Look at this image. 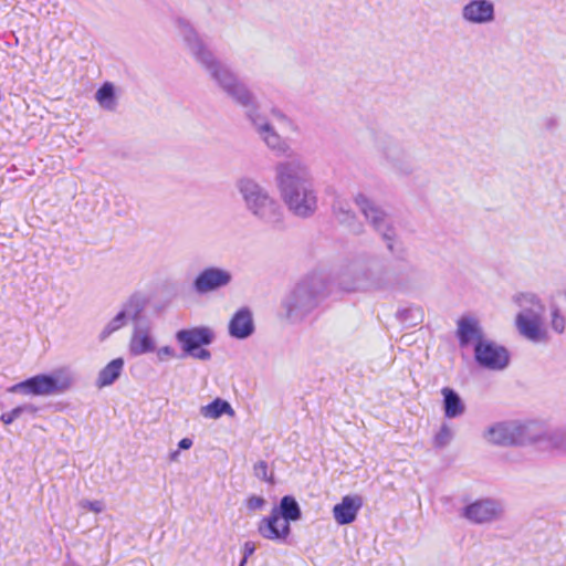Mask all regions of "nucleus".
Returning a JSON list of instances; mask_svg holds the SVG:
<instances>
[{"instance_id": "c85d7f7f", "label": "nucleus", "mask_w": 566, "mask_h": 566, "mask_svg": "<svg viewBox=\"0 0 566 566\" xmlns=\"http://www.w3.org/2000/svg\"><path fill=\"white\" fill-rule=\"evenodd\" d=\"M547 441L551 449L566 455V428L552 432L547 437Z\"/></svg>"}, {"instance_id": "412c9836", "label": "nucleus", "mask_w": 566, "mask_h": 566, "mask_svg": "<svg viewBox=\"0 0 566 566\" xmlns=\"http://www.w3.org/2000/svg\"><path fill=\"white\" fill-rule=\"evenodd\" d=\"M139 310L135 306L134 301L129 300L126 302L122 310L104 326L99 334V339L105 340L113 333L124 327L129 318H134L138 315Z\"/></svg>"}, {"instance_id": "dca6fc26", "label": "nucleus", "mask_w": 566, "mask_h": 566, "mask_svg": "<svg viewBox=\"0 0 566 566\" xmlns=\"http://www.w3.org/2000/svg\"><path fill=\"white\" fill-rule=\"evenodd\" d=\"M462 19L471 24H488L495 19L494 3L490 0H470L461 9Z\"/></svg>"}, {"instance_id": "79ce46f5", "label": "nucleus", "mask_w": 566, "mask_h": 566, "mask_svg": "<svg viewBox=\"0 0 566 566\" xmlns=\"http://www.w3.org/2000/svg\"><path fill=\"white\" fill-rule=\"evenodd\" d=\"M178 457H179V451H178V450L172 451V452L169 454V460H170V461L176 462V461H178Z\"/></svg>"}, {"instance_id": "72a5a7b5", "label": "nucleus", "mask_w": 566, "mask_h": 566, "mask_svg": "<svg viewBox=\"0 0 566 566\" xmlns=\"http://www.w3.org/2000/svg\"><path fill=\"white\" fill-rule=\"evenodd\" d=\"M552 328L556 332L562 334L565 331L566 321L565 317L559 313L557 308L552 310V322H551Z\"/></svg>"}, {"instance_id": "6ab92c4d", "label": "nucleus", "mask_w": 566, "mask_h": 566, "mask_svg": "<svg viewBox=\"0 0 566 566\" xmlns=\"http://www.w3.org/2000/svg\"><path fill=\"white\" fill-rule=\"evenodd\" d=\"M457 336L461 347H467L474 343L485 342L482 328L474 317H462L458 321Z\"/></svg>"}, {"instance_id": "f257e3e1", "label": "nucleus", "mask_w": 566, "mask_h": 566, "mask_svg": "<svg viewBox=\"0 0 566 566\" xmlns=\"http://www.w3.org/2000/svg\"><path fill=\"white\" fill-rule=\"evenodd\" d=\"M275 182L287 209L298 218L312 217L318 207L317 192L307 164L300 157L275 166Z\"/></svg>"}, {"instance_id": "ddd939ff", "label": "nucleus", "mask_w": 566, "mask_h": 566, "mask_svg": "<svg viewBox=\"0 0 566 566\" xmlns=\"http://www.w3.org/2000/svg\"><path fill=\"white\" fill-rule=\"evenodd\" d=\"M232 281L230 271L209 266L203 269L193 281V289L198 294H208L228 286Z\"/></svg>"}, {"instance_id": "ea45409f", "label": "nucleus", "mask_w": 566, "mask_h": 566, "mask_svg": "<svg viewBox=\"0 0 566 566\" xmlns=\"http://www.w3.org/2000/svg\"><path fill=\"white\" fill-rule=\"evenodd\" d=\"M271 113H272L273 118H275L277 122L285 123L289 120L287 117L282 112H280L277 109H272Z\"/></svg>"}, {"instance_id": "b1692460", "label": "nucleus", "mask_w": 566, "mask_h": 566, "mask_svg": "<svg viewBox=\"0 0 566 566\" xmlns=\"http://www.w3.org/2000/svg\"><path fill=\"white\" fill-rule=\"evenodd\" d=\"M124 368V359L115 358L111 360L97 375L95 386L104 388L113 385L122 375Z\"/></svg>"}, {"instance_id": "393cba45", "label": "nucleus", "mask_w": 566, "mask_h": 566, "mask_svg": "<svg viewBox=\"0 0 566 566\" xmlns=\"http://www.w3.org/2000/svg\"><path fill=\"white\" fill-rule=\"evenodd\" d=\"M272 513H276L279 518L282 521L290 522L298 521L302 516V512L298 503L293 496L285 495L281 499L280 506L273 507Z\"/></svg>"}, {"instance_id": "37998d69", "label": "nucleus", "mask_w": 566, "mask_h": 566, "mask_svg": "<svg viewBox=\"0 0 566 566\" xmlns=\"http://www.w3.org/2000/svg\"><path fill=\"white\" fill-rule=\"evenodd\" d=\"M248 558L243 557L239 566H245Z\"/></svg>"}, {"instance_id": "bb28decb", "label": "nucleus", "mask_w": 566, "mask_h": 566, "mask_svg": "<svg viewBox=\"0 0 566 566\" xmlns=\"http://www.w3.org/2000/svg\"><path fill=\"white\" fill-rule=\"evenodd\" d=\"M98 105L108 112H114L117 107L115 87L111 82H105L95 94Z\"/></svg>"}, {"instance_id": "39448f33", "label": "nucleus", "mask_w": 566, "mask_h": 566, "mask_svg": "<svg viewBox=\"0 0 566 566\" xmlns=\"http://www.w3.org/2000/svg\"><path fill=\"white\" fill-rule=\"evenodd\" d=\"M172 23L182 38L185 45L197 63L209 74L217 86L231 80L234 72L220 60H218L211 50L207 46L199 33L185 17L174 18Z\"/></svg>"}, {"instance_id": "9d476101", "label": "nucleus", "mask_w": 566, "mask_h": 566, "mask_svg": "<svg viewBox=\"0 0 566 566\" xmlns=\"http://www.w3.org/2000/svg\"><path fill=\"white\" fill-rule=\"evenodd\" d=\"M533 310L520 312L516 316V328L522 336L533 343H542L547 340V333L543 328L542 317L544 306L536 303Z\"/></svg>"}, {"instance_id": "4c0bfd02", "label": "nucleus", "mask_w": 566, "mask_h": 566, "mask_svg": "<svg viewBox=\"0 0 566 566\" xmlns=\"http://www.w3.org/2000/svg\"><path fill=\"white\" fill-rule=\"evenodd\" d=\"M188 356H191L192 358L199 359V360H209L211 358V353L202 347H199L198 349H193L192 353L187 354Z\"/></svg>"}, {"instance_id": "a19ab883", "label": "nucleus", "mask_w": 566, "mask_h": 566, "mask_svg": "<svg viewBox=\"0 0 566 566\" xmlns=\"http://www.w3.org/2000/svg\"><path fill=\"white\" fill-rule=\"evenodd\" d=\"M191 446H192V440L189 438H184L178 443L179 449H182V450H188L191 448Z\"/></svg>"}, {"instance_id": "423d86ee", "label": "nucleus", "mask_w": 566, "mask_h": 566, "mask_svg": "<svg viewBox=\"0 0 566 566\" xmlns=\"http://www.w3.org/2000/svg\"><path fill=\"white\" fill-rule=\"evenodd\" d=\"M73 384V375L66 369H60L49 375H35L13 385L9 388V391L33 396H53L67 391Z\"/></svg>"}, {"instance_id": "a878e982", "label": "nucleus", "mask_w": 566, "mask_h": 566, "mask_svg": "<svg viewBox=\"0 0 566 566\" xmlns=\"http://www.w3.org/2000/svg\"><path fill=\"white\" fill-rule=\"evenodd\" d=\"M199 411L203 418L213 420L219 419L223 415L229 417L235 416V411L232 406L221 398H216L210 403L201 406Z\"/></svg>"}, {"instance_id": "2eb2a0df", "label": "nucleus", "mask_w": 566, "mask_h": 566, "mask_svg": "<svg viewBox=\"0 0 566 566\" xmlns=\"http://www.w3.org/2000/svg\"><path fill=\"white\" fill-rule=\"evenodd\" d=\"M176 340L181 346L184 355L192 353L202 346L210 345L214 339V333L207 326L180 329L175 335Z\"/></svg>"}, {"instance_id": "c756f323", "label": "nucleus", "mask_w": 566, "mask_h": 566, "mask_svg": "<svg viewBox=\"0 0 566 566\" xmlns=\"http://www.w3.org/2000/svg\"><path fill=\"white\" fill-rule=\"evenodd\" d=\"M27 411L34 413V412H36V408L33 407L32 405L19 406L17 408H13L9 412L2 413L0 419L4 424H10L14 420H17L23 412H27Z\"/></svg>"}, {"instance_id": "c9c22d12", "label": "nucleus", "mask_w": 566, "mask_h": 566, "mask_svg": "<svg viewBox=\"0 0 566 566\" xmlns=\"http://www.w3.org/2000/svg\"><path fill=\"white\" fill-rule=\"evenodd\" d=\"M78 505H80V507H82L84 510L92 511L94 513H101L105 509L104 502L103 501H98V500H96V501L82 500L78 503Z\"/></svg>"}, {"instance_id": "aec40b11", "label": "nucleus", "mask_w": 566, "mask_h": 566, "mask_svg": "<svg viewBox=\"0 0 566 566\" xmlns=\"http://www.w3.org/2000/svg\"><path fill=\"white\" fill-rule=\"evenodd\" d=\"M254 332L252 313L249 308H241L234 313L229 322V334L237 339H244Z\"/></svg>"}, {"instance_id": "6e6552de", "label": "nucleus", "mask_w": 566, "mask_h": 566, "mask_svg": "<svg viewBox=\"0 0 566 566\" xmlns=\"http://www.w3.org/2000/svg\"><path fill=\"white\" fill-rule=\"evenodd\" d=\"M483 438L496 446H524L537 441V438L531 432V426L518 421H501L490 426L484 432Z\"/></svg>"}, {"instance_id": "7c9ffc66", "label": "nucleus", "mask_w": 566, "mask_h": 566, "mask_svg": "<svg viewBox=\"0 0 566 566\" xmlns=\"http://www.w3.org/2000/svg\"><path fill=\"white\" fill-rule=\"evenodd\" d=\"M515 302L521 308L520 312L533 310V307H535L534 303H536L537 305H543L541 301L537 298V296L532 293H522L515 296Z\"/></svg>"}, {"instance_id": "4be33fe9", "label": "nucleus", "mask_w": 566, "mask_h": 566, "mask_svg": "<svg viewBox=\"0 0 566 566\" xmlns=\"http://www.w3.org/2000/svg\"><path fill=\"white\" fill-rule=\"evenodd\" d=\"M332 210L333 216L338 223L348 227L355 233H360L363 231V226L358 222L357 216L347 200L336 198L333 202Z\"/></svg>"}, {"instance_id": "58836bf2", "label": "nucleus", "mask_w": 566, "mask_h": 566, "mask_svg": "<svg viewBox=\"0 0 566 566\" xmlns=\"http://www.w3.org/2000/svg\"><path fill=\"white\" fill-rule=\"evenodd\" d=\"M255 544L251 541H248L243 545V557L249 558L255 552Z\"/></svg>"}, {"instance_id": "a211bd4d", "label": "nucleus", "mask_w": 566, "mask_h": 566, "mask_svg": "<svg viewBox=\"0 0 566 566\" xmlns=\"http://www.w3.org/2000/svg\"><path fill=\"white\" fill-rule=\"evenodd\" d=\"M363 506V499L359 495H346L340 503L333 507V517L339 525L353 523Z\"/></svg>"}, {"instance_id": "f704fd0d", "label": "nucleus", "mask_w": 566, "mask_h": 566, "mask_svg": "<svg viewBox=\"0 0 566 566\" xmlns=\"http://www.w3.org/2000/svg\"><path fill=\"white\" fill-rule=\"evenodd\" d=\"M155 352H156L157 359L161 363L178 357L176 349L168 345L161 346L158 349H156Z\"/></svg>"}, {"instance_id": "4468645a", "label": "nucleus", "mask_w": 566, "mask_h": 566, "mask_svg": "<svg viewBox=\"0 0 566 566\" xmlns=\"http://www.w3.org/2000/svg\"><path fill=\"white\" fill-rule=\"evenodd\" d=\"M156 350V338L149 323L134 325L129 342L128 353L133 357L142 356Z\"/></svg>"}, {"instance_id": "e433bc0d", "label": "nucleus", "mask_w": 566, "mask_h": 566, "mask_svg": "<svg viewBox=\"0 0 566 566\" xmlns=\"http://www.w3.org/2000/svg\"><path fill=\"white\" fill-rule=\"evenodd\" d=\"M265 504V500L262 496L252 495L247 500V506L249 510L255 511L261 510Z\"/></svg>"}, {"instance_id": "473e14b6", "label": "nucleus", "mask_w": 566, "mask_h": 566, "mask_svg": "<svg viewBox=\"0 0 566 566\" xmlns=\"http://www.w3.org/2000/svg\"><path fill=\"white\" fill-rule=\"evenodd\" d=\"M254 475L258 479L273 483V473L269 472V468L265 461H259L253 467Z\"/></svg>"}, {"instance_id": "20e7f679", "label": "nucleus", "mask_w": 566, "mask_h": 566, "mask_svg": "<svg viewBox=\"0 0 566 566\" xmlns=\"http://www.w3.org/2000/svg\"><path fill=\"white\" fill-rule=\"evenodd\" d=\"M235 188L242 198L245 209L255 219L271 228H281L283 226V207L256 180L250 177H242L237 180Z\"/></svg>"}, {"instance_id": "c03bdc74", "label": "nucleus", "mask_w": 566, "mask_h": 566, "mask_svg": "<svg viewBox=\"0 0 566 566\" xmlns=\"http://www.w3.org/2000/svg\"><path fill=\"white\" fill-rule=\"evenodd\" d=\"M248 558L243 557L239 566H245Z\"/></svg>"}, {"instance_id": "cd10ccee", "label": "nucleus", "mask_w": 566, "mask_h": 566, "mask_svg": "<svg viewBox=\"0 0 566 566\" xmlns=\"http://www.w3.org/2000/svg\"><path fill=\"white\" fill-rule=\"evenodd\" d=\"M398 318L408 326H416L423 321V310L420 306H409L399 310L397 313Z\"/></svg>"}, {"instance_id": "9b49d317", "label": "nucleus", "mask_w": 566, "mask_h": 566, "mask_svg": "<svg viewBox=\"0 0 566 566\" xmlns=\"http://www.w3.org/2000/svg\"><path fill=\"white\" fill-rule=\"evenodd\" d=\"M474 356L480 366L491 370H503L510 361L507 349L489 339L475 345Z\"/></svg>"}, {"instance_id": "5701e85b", "label": "nucleus", "mask_w": 566, "mask_h": 566, "mask_svg": "<svg viewBox=\"0 0 566 566\" xmlns=\"http://www.w3.org/2000/svg\"><path fill=\"white\" fill-rule=\"evenodd\" d=\"M441 395L443 397V411L446 418H458L465 412V405L463 400L452 388L443 387L441 389Z\"/></svg>"}, {"instance_id": "0eeeda50", "label": "nucleus", "mask_w": 566, "mask_h": 566, "mask_svg": "<svg viewBox=\"0 0 566 566\" xmlns=\"http://www.w3.org/2000/svg\"><path fill=\"white\" fill-rule=\"evenodd\" d=\"M337 281L340 289L348 292L360 289L378 290L386 285V273L376 264L369 266L353 264L338 274Z\"/></svg>"}, {"instance_id": "7ed1b4c3", "label": "nucleus", "mask_w": 566, "mask_h": 566, "mask_svg": "<svg viewBox=\"0 0 566 566\" xmlns=\"http://www.w3.org/2000/svg\"><path fill=\"white\" fill-rule=\"evenodd\" d=\"M327 279L322 273H311L300 280L282 300L286 318L303 321L327 295Z\"/></svg>"}, {"instance_id": "1a4fd4ad", "label": "nucleus", "mask_w": 566, "mask_h": 566, "mask_svg": "<svg viewBox=\"0 0 566 566\" xmlns=\"http://www.w3.org/2000/svg\"><path fill=\"white\" fill-rule=\"evenodd\" d=\"M354 202L375 231L381 235L382 240L386 242L387 249L394 252L397 235L386 211L364 193H357L354 197Z\"/></svg>"}, {"instance_id": "f3484780", "label": "nucleus", "mask_w": 566, "mask_h": 566, "mask_svg": "<svg viewBox=\"0 0 566 566\" xmlns=\"http://www.w3.org/2000/svg\"><path fill=\"white\" fill-rule=\"evenodd\" d=\"M258 532L265 539L286 543L291 534V526L286 521L279 518L276 513L271 512L259 522Z\"/></svg>"}, {"instance_id": "f03ea898", "label": "nucleus", "mask_w": 566, "mask_h": 566, "mask_svg": "<svg viewBox=\"0 0 566 566\" xmlns=\"http://www.w3.org/2000/svg\"><path fill=\"white\" fill-rule=\"evenodd\" d=\"M233 103L241 106L247 118L263 143L277 155H285L291 150L289 143L282 138L273 125L259 112L256 97L250 88L234 73L231 80L218 86Z\"/></svg>"}, {"instance_id": "2f4dec72", "label": "nucleus", "mask_w": 566, "mask_h": 566, "mask_svg": "<svg viewBox=\"0 0 566 566\" xmlns=\"http://www.w3.org/2000/svg\"><path fill=\"white\" fill-rule=\"evenodd\" d=\"M453 438V432L448 424H442L440 430L433 438V444L436 448H443L448 446Z\"/></svg>"}, {"instance_id": "f8f14e48", "label": "nucleus", "mask_w": 566, "mask_h": 566, "mask_svg": "<svg viewBox=\"0 0 566 566\" xmlns=\"http://www.w3.org/2000/svg\"><path fill=\"white\" fill-rule=\"evenodd\" d=\"M503 514L500 502L492 499L476 500L462 510V516L473 524H485L499 520Z\"/></svg>"}]
</instances>
